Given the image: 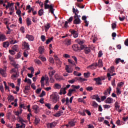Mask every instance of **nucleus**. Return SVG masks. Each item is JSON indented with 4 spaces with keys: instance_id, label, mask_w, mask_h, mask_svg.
I'll list each match as a JSON object with an SVG mask.
<instances>
[{
    "instance_id": "obj_35",
    "label": "nucleus",
    "mask_w": 128,
    "mask_h": 128,
    "mask_svg": "<svg viewBox=\"0 0 128 128\" xmlns=\"http://www.w3.org/2000/svg\"><path fill=\"white\" fill-rule=\"evenodd\" d=\"M66 94V88H62L60 90V94Z\"/></svg>"
},
{
    "instance_id": "obj_8",
    "label": "nucleus",
    "mask_w": 128,
    "mask_h": 128,
    "mask_svg": "<svg viewBox=\"0 0 128 128\" xmlns=\"http://www.w3.org/2000/svg\"><path fill=\"white\" fill-rule=\"evenodd\" d=\"M65 70L68 74H72L74 72V69L72 68V66L68 65L66 66Z\"/></svg>"
},
{
    "instance_id": "obj_39",
    "label": "nucleus",
    "mask_w": 128,
    "mask_h": 128,
    "mask_svg": "<svg viewBox=\"0 0 128 128\" xmlns=\"http://www.w3.org/2000/svg\"><path fill=\"white\" fill-rule=\"evenodd\" d=\"M36 4H38L40 8H44V3L42 2L40 0H38V1L36 2Z\"/></svg>"
},
{
    "instance_id": "obj_3",
    "label": "nucleus",
    "mask_w": 128,
    "mask_h": 128,
    "mask_svg": "<svg viewBox=\"0 0 128 128\" xmlns=\"http://www.w3.org/2000/svg\"><path fill=\"white\" fill-rule=\"evenodd\" d=\"M80 16L78 15V14L75 12V15L74 16V24H80L81 21L80 19Z\"/></svg>"
},
{
    "instance_id": "obj_45",
    "label": "nucleus",
    "mask_w": 128,
    "mask_h": 128,
    "mask_svg": "<svg viewBox=\"0 0 128 128\" xmlns=\"http://www.w3.org/2000/svg\"><path fill=\"white\" fill-rule=\"evenodd\" d=\"M26 23L28 24V26H30V24H32V21L30 20V18H27L26 19Z\"/></svg>"
},
{
    "instance_id": "obj_58",
    "label": "nucleus",
    "mask_w": 128,
    "mask_h": 128,
    "mask_svg": "<svg viewBox=\"0 0 128 128\" xmlns=\"http://www.w3.org/2000/svg\"><path fill=\"white\" fill-rule=\"evenodd\" d=\"M16 14H18V16H22V15H20L22 14V11L20 10H17V11L16 12Z\"/></svg>"
},
{
    "instance_id": "obj_22",
    "label": "nucleus",
    "mask_w": 128,
    "mask_h": 128,
    "mask_svg": "<svg viewBox=\"0 0 128 128\" xmlns=\"http://www.w3.org/2000/svg\"><path fill=\"white\" fill-rule=\"evenodd\" d=\"M96 66L98 68H102L104 66V64H102V60H99L98 64L96 63Z\"/></svg>"
},
{
    "instance_id": "obj_64",
    "label": "nucleus",
    "mask_w": 128,
    "mask_h": 128,
    "mask_svg": "<svg viewBox=\"0 0 128 128\" xmlns=\"http://www.w3.org/2000/svg\"><path fill=\"white\" fill-rule=\"evenodd\" d=\"M103 107L104 108L106 109H108L110 108V106L108 105V104H105L103 106Z\"/></svg>"
},
{
    "instance_id": "obj_32",
    "label": "nucleus",
    "mask_w": 128,
    "mask_h": 128,
    "mask_svg": "<svg viewBox=\"0 0 128 128\" xmlns=\"http://www.w3.org/2000/svg\"><path fill=\"white\" fill-rule=\"evenodd\" d=\"M54 74H56V70H50L49 72L50 76H54Z\"/></svg>"
},
{
    "instance_id": "obj_9",
    "label": "nucleus",
    "mask_w": 128,
    "mask_h": 128,
    "mask_svg": "<svg viewBox=\"0 0 128 128\" xmlns=\"http://www.w3.org/2000/svg\"><path fill=\"white\" fill-rule=\"evenodd\" d=\"M70 34L73 36L74 38H76L78 37V32L76 31L75 30H70Z\"/></svg>"
},
{
    "instance_id": "obj_61",
    "label": "nucleus",
    "mask_w": 128,
    "mask_h": 128,
    "mask_svg": "<svg viewBox=\"0 0 128 128\" xmlns=\"http://www.w3.org/2000/svg\"><path fill=\"white\" fill-rule=\"evenodd\" d=\"M40 39L42 42H46V36L44 35L41 36Z\"/></svg>"
},
{
    "instance_id": "obj_42",
    "label": "nucleus",
    "mask_w": 128,
    "mask_h": 128,
    "mask_svg": "<svg viewBox=\"0 0 128 128\" xmlns=\"http://www.w3.org/2000/svg\"><path fill=\"white\" fill-rule=\"evenodd\" d=\"M38 14L40 16H42L44 14V9H40L38 12Z\"/></svg>"
},
{
    "instance_id": "obj_30",
    "label": "nucleus",
    "mask_w": 128,
    "mask_h": 128,
    "mask_svg": "<svg viewBox=\"0 0 128 128\" xmlns=\"http://www.w3.org/2000/svg\"><path fill=\"white\" fill-rule=\"evenodd\" d=\"M8 58L10 62H13V64L16 62V61H14V57L10 55L8 56Z\"/></svg>"
},
{
    "instance_id": "obj_19",
    "label": "nucleus",
    "mask_w": 128,
    "mask_h": 128,
    "mask_svg": "<svg viewBox=\"0 0 128 128\" xmlns=\"http://www.w3.org/2000/svg\"><path fill=\"white\" fill-rule=\"evenodd\" d=\"M96 63H94L90 66H89L87 68H90V70H96Z\"/></svg>"
},
{
    "instance_id": "obj_34",
    "label": "nucleus",
    "mask_w": 128,
    "mask_h": 128,
    "mask_svg": "<svg viewBox=\"0 0 128 128\" xmlns=\"http://www.w3.org/2000/svg\"><path fill=\"white\" fill-rule=\"evenodd\" d=\"M24 82H28L29 84H32V80L30 78L28 79L27 78H25Z\"/></svg>"
},
{
    "instance_id": "obj_44",
    "label": "nucleus",
    "mask_w": 128,
    "mask_h": 128,
    "mask_svg": "<svg viewBox=\"0 0 128 128\" xmlns=\"http://www.w3.org/2000/svg\"><path fill=\"white\" fill-rule=\"evenodd\" d=\"M74 76H82V73L78 72L76 71H74Z\"/></svg>"
},
{
    "instance_id": "obj_16",
    "label": "nucleus",
    "mask_w": 128,
    "mask_h": 128,
    "mask_svg": "<svg viewBox=\"0 0 128 128\" xmlns=\"http://www.w3.org/2000/svg\"><path fill=\"white\" fill-rule=\"evenodd\" d=\"M56 126V123L55 122H52V123H48L47 124V127L50 128H55Z\"/></svg>"
},
{
    "instance_id": "obj_51",
    "label": "nucleus",
    "mask_w": 128,
    "mask_h": 128,
    "mask_svg": "<svg viewBox=\"0 0 128 128\" xmlns=\"http://www.w3.org/2000/svg\"><path fill=\"white\" fill-rule=\"evenodd\" d=\"M68 62L71 64H72L73 66H76L74 62L70 59H68Z\"/></svg>"
},
{
    "instance_id": "obj_36",
    "label": "nucleus",
    "mask_w": 128,
    "mask_h": 128,
    "mask_svg": "<svg viewBox=\"0 0 128 128\" xmlns=\"http://www.w3.org/2000/svg\"><path fill=\"white\" fill-rule=\"evenodd\" d=\"M93 99L94 100H97V102H100V98H98V96L96 95H94L93 96Z\"/></svg>"
},
{
    "instance_id": "obj_21",
    "label": "nucleus",
    "mask_w": 128,
    "mask_h": 128,
    "mask_svg": "<svg viewBox=\"0 0 128 128\" xmlns=\"http://www.w3.org/2000/svg\"><path fill=\"white\" fill-rule=\"evenodd\" d=\"M8 100L9 102H12L14 100V97L12 95H9L8 97Z\"/></svg>"
},
{
    "instance_id": "obj_23",
    "label": "nucleus",
    "mask_w": 128,
    "mask_h": 128,
    "mask_svg": "<svg viewBox=\"0 0 128 128\" xmlns=\"http://www.w3.org/2000/svg\"><path fill=\"white\" fill-rule=\"evenodd\" d=\"M120 62H124V60H122L120 58H116L115 60V62L116 64H120Z\"/></svg>"
},
{
    "instance_id": "obj_2",
    "label": "nucleus",
    "mask_w": 128,
    "mask_h": 128,
    "mask_svg": "<svg viewBox=\"0 0 128 128\" xmlns=\"http://www.w3.org/2000/svg\"><path fill=\"white\" fill-rule=\"evenodd\" d=\"M18 119H19V122H20L21 125L20 124H16V128H18V126H19V128H26V124H24V122H26V120H24L23 118H22L21 117H19Z\"/></svg>"
},
{
    "instance_id": "obj_7",
    "label": "nucleus",
    "mask_w": 128,
    "mask_h": 128,
    "mask_svg": "<svg viewBox=\"0 0 128 128\" xmlns=\"http://www.w3.org/2000/svg\"><path fill=\"white\" fill-rule=\"evenodd\" d=\"M5 70L0 68V74L4 78H6V66H5Z\"/></svg>"
},
{
    "instance_id": "obj_29",
    "label": "nucleus",
    "mask_w": 128,
    "mask_h": 128,
    "mask_svg": "<svg viewBox=\"0 0 128 128\" xmlns=\"http://www.w3.org/2000/svg\"><path fill=\"white\" fill-rule=\"evenodd\" d=\"M10 46V42H4L3 43V48H8Z\"/></svg>"
},
{
    "instance_id": "obj_28",
    "label": "nucleus",
    "mask_w": 128,
    "mask_h": 128,
    "mask_svg": "<svg viewBox=\"0 0 128 128\" xmlns=\"http://www.w3.org/2000/svg\"><path fill=\"white\" fill-rule=\"evenodd\" d=\"M108 72L110 74H112L113 72H114V66H112L110 68L108 69Z\"/></svg>"
},
{
    "instance_id": "obj_1",
    "label": "nucleus",
    "mask_w": 128,
    "mask_h": 128,
    "mask_svg": "<svg viewBox=\"0 0 128 128\" xmlns=\"http://www.w3.org/2000/svg\"><path fill=\"white\" fill-rule=\"evenodd\" d=\"M48 2H50V1L48 0H46L44 2V9L48 10V8H49V12H50L52 14H54V5L52 4L50 5L48 4Z\"/></svg>"
},
{
    "instance_id": "obj_38",
    "label": "nucleus",
    "mask_w": 128,
    "mask_h": 128,
    "mask_svg": "<svg viewBox=\"0 0 128 128\" xmlns=\"http://www.w3.org/2000/svg\"><path fill=\"white\" fill-rule=\"evenodd\" d=\"M55 88H56L57 90H60V88H62V85L58 84H54Z\"/></svg>"
},
{
    "instance_id": "obj_31",
    "label": "nucleus",
    "mask_w": 128,
    "mask_h": 128,
    "mask_svg": "<svg viewBox=\"0 0 128 128\" xmlns=\"http://www.w3.org/2000/svg\"><path fill=\"white\" fill-rule=\"evenodd\" d=\"M11 104L14 106H18V99H15L14 102H11Z\"/></svg>"
},
{
    "instance_id": "obj_40",
    "label": "nucleus",
    "mask_w": 128,
    "mask_h": 128,
    "mask_svg": "<svg viewBox=\"0 0 128 128\" xmlns=\"http://www.w3.org/2000/svg\"><path fill=\"white\" fill-rule=\"evenodd\" d=\"M12 66L15 68H20V66L18 64H16V62L12 64Z\"/></svg>"
},
{
    "instance_id": "obj_26",
    "label": "nucleus",
    "mask_w": 128,
    "mask_h": 128,
    "mask_svg": "<svg viewBox=\"0 0 128 128\" xmlns=\"http://www.w3.org/2000/svg\"><path fill=\"white\" fill-rule=\"evenodd\" d=\"M113 102H114V100L112 98H108L106 100L105 102L106 104H112Z\"/></svg>"
},
{
    "instance_id": "obj_50",
    "label": "nucleus",
    "mask_w": 128,
    "mask_h": 128,
    "mask_svg": "<svg viewBox=\"0 0 128 128\" xmlns=\"http://www.w3.org/2000/svg\"><path fill=\"white\" fill-rule=\"evenodd\" d=\"M40 122V118H35L34 122L35 124H39Z\"/></svg>"
},
{
    "instance_id": "obj_57",
    "label": "nucleus",
    "mask_w": 128,
    "mask_h": 128,
    "mask_svg": "<svg viewBox=\"0 0 128 128\" xmlns=\"http://www.w3.org/2000/svg\"><path fill=\"white\" fill-rule=\"evenodd\" d=\"M92 106L94 108H98V103H96V102L93 101L92 102Z\"/></svg>"
},
{
    "instance_id": "obj_54",
    "label": "nucleus",
    "mask_w": 128,
    "mask_h": 128,
    "mask_svg": "<svg viewBox=\"0 0 128 128\" xmlns=\"http://www.w3.org/2000/svg\"><path fill=\"white\" fill-rule=\"evenodd\" d=\"M8 86L12 88H16V86H14V83L8 82Z\"/></svg>"
},
{
    "instance_id": "obj_14",
    "label": "nucleus",
    "mask_w": 128,
    "mask_h": 128,
    "mask_svg": "<svg viewBox=\"0 0 128 128\" xmlns=\"http://www.w3.org/2000/svg\"><path fill=\"white\" fill-rule=\"evenodd\" d=\"M110 92H112V88L110 86L106 90H104V94L105 96H108V94H110Z\"/></svg>"
},
{
    "instance_id": "obj_37",
    "label": "nucleus",
    "mask_w": 128,
    "mask_h": 128,
    "mask_svg": "<svg viewBox=\"0 0 128 128\" xmlns=\"http://www.w3.org/2000/svg\"><path fill=\"white\" fill-rule=\"evenodd\" d=\"M84 78H90V72H88L84 73Z\"/></svg>"
},
{
    "instance_id": "obj_56",
    "label": "nucleus",
    "mask_w": 128,
    "mask_h": 128,
    "mask_svg": "<svg viewBox=\"0 0 128 128\" xmlns=\"http://www.w3.org/2000/svg\"><path fill=\"white\" fill-rule=\"evenodd\" d=\"M114 106H115L116 110H118V108H120V106H118V102H115Z\"/></svg>"
},
{
    "instance_id": "obj_59",
    "label": "nucleus",
    "mask_w": 128,
    "mask_h": 128,
    "mask_svg": "<svg viewBox=\"0 0 128 128\" xmlns=\"http://www.w3.org/2000/svg\"><path fill=\"white\" fill-rule=\"evenodd\" d=\"M49 62L51 64H54V58H52V57H50L49 58Z\"/></svg>"
},
{
    "instance_id": "obj_25",
    "label": "nucleus",
    "mask_w": 128,
    "mask_h": 128,
    "mask_svg": "<svg viewBox=\"0 0 128 128\" xmlns=\"http://www.w3.org/2000/svg\"><path fill=\"white\" fill-rule=\"evenodd\" d=\"M62 114H64V112L59 111L54 114V116H56V118H60V116Z\"/></svg>"
},
{
    "instance_id": "obj_11",
    "label": "nucleus",
    "mask_w": 128,
    "mask_h": 128,
    "mask_svg": "<svg viewBox=\"0 0 128 128\" xmlns=\"http://www.w3.org/2000/svg\"><path fill=\"white\" fill-rule=\"evenodd\" d=\"M6 40V36L4 34L0 32V42H4Z\"/></svg>"
},
{
    "instance_id": "obj_63",
    "label": "nucleus",
    "mask_w": 128,
    "mask_h": 128,
    "mask_svg": "<svg viewBox=\"0 0 128 128\" xmlns=\"http://www.w3.org/2000/svg\"><path fill=\"white\" fill-rule=\"evenodd\" d=\"M69 126H76V124L74 122H69Z\"/></svg>"
},
{
    "instance_id": "obj_55",
    "label": "nucleus",
    "mask_w": 128,
    "mask_h": 128,
    "mask_svg": "<svg viewBox=\"0 0 128 128\" xmlns=\"http://www.w3.org/2000/svg\"><path fill=\"white\" fill-rule=\"evenodd\" d=\"M72 12L74 14V16H76V13L78 14L79 12L78 10H76V8H74V7L72 8Z\"/></svg>"
},
{
    "instance_id": "obj_24",
    "label": "nucleus",
    "mask_w": 128,
    "mask_h": 128,
    "mask_svg": "<svg viewBox=\"0 0 128 128\" xmlns=\"http://www.w3.org/2000/svg\"><path fill=\"white\" fill-rule=\"evenodd\" d=\"M84 50L85 54H90V48L85 47L84 48Z\"/></svg>"
},
{
    "instance_id": "obj_33",
    "label": "nucleus",
    "mask_w": 128,
    "mask_h": 128,
    "mask_svg": "<svg viewBox=\"0 0 128 128\" xmlns=\"http://www.w3.org/2000/svg\"><path fill=\"white\" fill-rule=\"evenodd\" d=\"M124 82H120L117 85V88H122L124 86Z\"/></svg>"
},
{
    "instance_id": "obj_62",
    "label": "nucleus",
    "mask_w": 128,
    "mask_h": 128,
    "mask_svg": "<svg viewBox=\"0 0 128 128\" xmlns=\"http://www.w3.org/2000/svg\"><path fill=\"white\" fill-rule=\"evenodd\" d=\"M112 30H114V28H116V24L112 23Z\"/></svg>"
},
{
    "instance_id": "obj_49",
    "label": "nucleus",
    "mask_w": 128,
    "mask_h": 128,
    "mask_svg": "<svg viewBox=\"0 0 128 128\" xmlns=\"http://www.w3.org/2000/svg\"><path fill=\"white\" fill-rule=\"evenodd\" d=\"M119 20L120 22H124V20H126V16H119Z\"/></svg>"
},
{
    "instance_id": "obj_15",
    "label": "nucleus",
    "mask_w": 128,
    "mask_h": 128,
    "mask_svg": "<svg viewBox=\"0 0 128 128\" xmlns=\"http://www.w3.org/2000/svg\"><path fill=\"white\" fill-rule=\"evenodd\" d=\"M72 48H73V50L74 52H78L80 50V46H78V44H74L72 46Z\"/></svg>"
},
{
    "instance_id": "obj_17",
    "label": "nucleus",
    "mask_w": 128,
    "mask_h": 128,
    "mask_svg": "<svg viewBox=\"0 0 128 128\" xmlns=\"http://www.w3.org/2000/svg\"><path fill=\"white\" fill-rule=\"evenodd\" d=\"M76 90L73 88V89H70L68 90V96H72V94H74V92H76Z\"/></svg>"
},
{
    "instance_id": "obj_43",
    "label": "nucleus",
    "mask_w": 128,
    "mask_h": 128,
    "mask_svg": "<svg viewBox=\"0 0 128 128\" xmlns=\"http://www.w3.org/2000/svg\"><path fill=\"white\" fill-rule=\"evenodd\" d=\"M38 58L42 62H46V57L42 56H39Z\"/></svg>"
},
{
    "instance_id": "obj_27",
    "label": "nucleus",
    "mask_w": 128,
    "mask_h": 128,
    "mask_svg": "<svg viewBox=\"0 0 128 128\" xmlns=\"http://www.w3.org/2000/svg\"><path fill=\"white\" fill-rule=\"evenodd\" d=\"M8 0H0V4H2L3 6H6V4H8Z\"/></svg>"
},
{
    "instance_id": "obj_18",
    "label": "nucleus",
    "mask_w": 128,
    "mask_h": 128,
    "mask_svg": "<svg viewBox=\"0 0 128 128\" xmlns=\"http://www.w3.org/2000/svg\"><path fill=\"white\" fill-rule=\"evenodd\" d=\"M39 54H42L44 52V46H40L38 50Z\"/></svg>"
},
{
    "instance_id": "obj_53",
    "label": "nucleus",
    "mask_w": 128,
    "mask_h": 128,
    "mask_svg": "<svg viewBox=\"0 0 128 128\" xmlns=\"http://www.w3.org/2000/svg\"><path fill=\"white\" fill-rule=\"evenodd\" d=\"M72 88H74V90H78V88H80V85L78 86H74V85H72Z\"/></svg>"
},
{
    "instance_id": "obj_48",
    "label": "nucleus",
    "mask_w": 128,
    "mask_h": 128,
    "mask_svg": "<svg viewBox=\"0 0 128 128\" xmlns=\"http://www.w3.org/2000/svg\"><path fill=\"white\" fill-rule=\"evenodd\" d=\"M52 40H54V38L52 37L51 38H48L46 41V44H48L50 42H52Z\"/></svg>"
},
{
    "instance_id": "obj_47",
    "label": "nucleus",
    "mask_w": 128,
    "mask_h": 128,
    "mask_svg": "<svg viewBox=\"0 0 128 128\" xmlns=\"http://www.w3.org/2000/svg\"><path fill=\"white\" fill-rule=\"evenodd\" d=\"M34 62H35V64H42V62H40L38 59H35L34 60Z\"/></svg>"
},
{
    "instance_id": "obj_6",
    "label": "nucleus",
    "mask_w": 128,
    "mask_h": 128,
    "mask_svg": "<svg viewBox=\"0 0 128 128\" xmlns=\"http://www.w3.org/2000/svg\"><path fill=\"white\" fill-rule=\"evenodd\" d=\"M10 74H15L12 76L11 78H12V80L16 78L18 76V73L16 72V68H14L10 70Z\"/></svg>"
},
{
    "instance_id": "obj_60",
    "label": "nucleus",
    "mask_w": 128,
    "mask_h": 128,
    "mask_svg": "<svg viewBox=\"0 0 128 128\" xmlns=\"http://www.w3.org/2000/svg\"><path fill=\"white\" fill-rule=\"evenodd\" d=\"M46 96V92H44V90H42V93L40 95V98H42V96Z\"/></svg>"
},
{
    "instance_id": "obj_10",
    "label": "nucleus",
    "mask_w": 128,
    "mask_h": 128,
    "mask_svg": "<svg viewBox=\"0 0 128 128\" xmlns=\"http://www.w3.org/2000/svg\"><path fill=\"white\" fill-rule=\"evenodd\" d=\"M26 38L29 40L30 42H34V37L32 35H30L28 34H26Z\"/></svg>"
},
{
    "instance_id": "obj_13",
    "label": "nucleus",
    "mask_w": 128,
    "mask_h": 128,
    "mask_svg": "<svg viewBox=\"0 0 128 128\" xmlns=\"http://www.w3.org/2000/svg\"><path fill=\"white\" fill-rule=\"evenodd\" d=\"M22 46L24 48H26V50H30V44H28V42H27L26 41L22 42Z\"/></svg>"
},
{
    "instance_id": "obj_41",
    "label": "nucleus",
    "mask_w": 128,
    "mask_h": 128,
    "mask_svg": "<svg viewBox=\"0 0 128 128\" xmlns=\"http://www.w3.org/2000/svg\"><path fill=\"white\" fill-rule=\"evenodd\" d=\"M120 88H118L116 87V92L118 96H120V94H122V91L120 90Z\"/></svg>"
},
{
    "instance_id": "obj_12",
    "label": "nucleus",
    "mask_w": 128,
    "mask_h": 128,
    "mask_svg": "<svg viewBox=\"0 0 128 128\" xmlns=\"http://www.w3.org/2000/svg\"><path fill=\"white\" fill-rule=\"evenodd\" d=\"M6 9L8 10V8H10L11 10H14V3H10L8 2V4L6 6Z\"/></svg>"
},
{
    "instance_id": "obj_5",
    "label": "nucleus",
    "mask_w": 128,
    "mask_h": 128,
    "mask_svg": "<svg viewBox=\"0 0 128 128\" xmlns=\"http://www.w3.org/2000/svg\"><path fill=\"white\" fill-rule=\"evenodd\" d=\"M50 98L52 102H54V104L58 102V98H60V97H58V95L56 94H52L50 96Z\"/></svg>"
},
{
    "instance_id": "obj_4",
    "label": "nucleus",
    "mask_w": 128,
    "mask_h": 128,
    "mask_svg": "<svg viewBox=\"0 0 128 128\" xmlns=\"http://www.w3.org/2000/svg\"><path fill=\"white\" fill-rule=\"evenodd\" d=\"M45 77L46 78H44V76H42L41 78L40 82L42 88H44V80H46V82H48V80H50L48 76L45 75Z\"/></svg>"
},
{
    "instance_id": "obj_20",
    "label": "nucleus",
    "mask_w": 128,
    "mask_h": 128,
    "mask_svg": "<svg viewBox=\"0 0 128 128\" xmlns=\"http://www.w3.org/2000/svg\"><path fill=\"white\" fill-rule=\"evenodd\" d=\"M94 80L96 81V84H98V85L102 84V82H100V81L102 80V79H100V77L98 78H94Z\"/></svg>"
},
{
    "instance_id": "obj_46",
    "label": "nucleus",
    "mask_w": 128,
    "mask_h": 128,
    "mask_svg": "<svg viewBox=\"0 0 128 128\" xmlns=\"http://www.w3.org/2000/svg\"><path fill=\"white\" fill-rule=\"evenodd\" d=\"M13 50H15V52H18V45H14L13 46Z\"/></svg>"
},
{
    "instance_id": "obj_52",
    "label": "nucleus",
    "mask_w": 128,
    "mask_h": 128,
    "mask_svg": "<svg viewBox=\"0 0 128 128\" xmlns=\"http://www.w3.org/2000/svg\"><path fill=\"white\" fill-rule=\"evenodd\" d=\"M32 108L35 110L36 113V110L38 109V106L37 105H34L32 106Z\"/></svg>"
}]
</instances>
